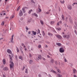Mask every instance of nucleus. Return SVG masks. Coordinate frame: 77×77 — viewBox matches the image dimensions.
Here are the masks:
<instances>
[{
    "instance_id": "51",
    "label": "nucleus",
    "mask_w": 77,
    "mask_h": 77,
    "mask_svg": "<svg viewBox=\"0 0 77 77\" xmlns=\"http://www.w3.org/2000/svg\"><path fill=\"white\" fill-rule=\"evenodd\" d=\"M59 23H60V24H62V21L60 20Z\"/></svg>"
},
{
    "instance_id": "52",
    "label": "nucleus",
    "mask_w": 77,
    "mask_h": 77,
    "mask_svg": "<svg viewBox=\"0 0 77 77\" xmlns=\"http://www.w3.org/2000/svg\"><path fill=\"white\" fill-rule=\"evenodd\" d=\"M20 20H21V21H23V18H20Z\"/></svg>"
},
{
    "instance_id": "2",
    "label": "nucleus",
    "mask_w": 77,
    "mask_h": 77,
    "mask_svg": "<svg viewBox=\"0 0 77 77\" xmlns=\"http://www.w3.org/2000/svg\"><path fill=\"white\" fill-rule=\"evenodd\" d=\"M63 37L64 38H66V39H69L70 36L69 35H63Z\"/></svg>"
},
{
    "instance_id": "41",
    "label": "nucleus",
    "mask_w": 77,
    "mask_h": 77,
    "mask_svg": "<svg viewBox=\"0 0 77 77\" xmlns=\"http://www.w3.org/2000/svg\"><path fill=\"white\" fill-rule=\"evenodd\" d=\"M53 31L54 32H55V33H57V32H56V30H55V29L54 28H53Z\"/></svg>"
},
{
    "instance_id": "10",
    "label": "nucleus",
    "mask_w": 77,
    "mask_h": 77,
    "mask_svg": "<svg viewBox=\"0 0 77 77\" xmlns=\"http://www.w3.org/2000/svg\"><path fill=\"white\" fill-rule=\"evenodd\" d=\"M8 69H8V68L7 67H4L3 69V70H4V71H8Z\"/></svg>"
},
{
    "instance_id": "47",
    "label": "nucleus",
    "mask_w": 77,
    "mask_h": 77,
    "mask_svg": "<svg viewBox=\"0 0 77 77\" xmlns=\"http://www.w3.org/2000/svg\"><path fill=\"white\" fill-rule=\"evenodd\" d=\"M38 33H40V30L39 29H38Z\"/></svg>"
},
{
    "instance_id": "13",
    "label": "nucleus",
    "mask_w": 77,
    "mask_h": 77,
    "mask_svg": "<svg viewBox=\"0 0 77 77\" xmlns=\"http://www.w3.org/2000/svg\"><path fill=\"white\" fill-rule=\"evenodd\" d=\"M56 45H58V47H60V46H61V45H62V44H61L60 43H56Z\"/></svg>"
},
{
    "instance_id": "37",
    "label": "nucleus",
    "mask_w": 77,
    "mask_h": 77,
    "mask_svg": "<svg viewBox=\"0 0 77 77\" xmlns=\"http://www.w3.org/2000/svg\"><path fill=\"white\" fill-rule=\"evenodd\" d=\"M20 6H19L17 9V11H19L20 10Z\"/></svg>"
},
{
    "instance_id": "60",
    "label": "nucleus",
    "mask_w": 77,
    "mask_h": 77,
    "mask_svg": "<svg viewBox=\"0 0 77 77\" xmlns=\"http://www.w3.org/2000/svg\"><path fill=\"white\" fill-rule=\"evenodd\" d=\"M47 57H48V58H50V56L48 55H47Z\"/></svg>"
},
{
    "instance_id": "5",
    "label": "nucleus",
    "mask_w": 77,
    "mask_h": 77,
    "mask_svg": "<svg viewBox=\"0 0 77 77\" xmlns=\"http://www.w3.org/2000/svg\"><path fill=\"white\" fill-rule=\"evenodd\" d=\"M27 8H28L26 7H24L23 8L22 10L23 11V13H26V11L25 10V9H27Z\"/></svg>"
},
{
    "instance_id": "49",
    "label": "nucleus",
    "mask_w": 77,
    "mask_h": 77,
    "mask_svg": "<svg viewBox=\"0 0 77 77\" xmlns=\"http://www.w3.org/2000/svg\"><path fill=\"white\" fill-rule=\"evenodd\" d=\"M46 14H50V12H46Z\"/></svg>"
},
{
    "instance_id": "57",
    "label": "nucleus",
    "mask_w": 77,
    "mask_h": 77,
    "mask_svg": "<svg viewBox=\"0 0 77 77\" xmlns=\"http://www.w3.org/2000/svg\"><path fill=\"white\" fill-rule=\"evenodd\" d=\"M48 75H49V77H52L51 76V75H50V74H49Z\"/></svg>"
},
{
    "instance_id": "63",
    "label": "nucleus",
    "mask_w": 77,
    "mask_h": 77,
    "mask_svg": "<svg viewBox=\"0 0 77 77\" xmlns=\"http://www.w3.org/2000/svg\"><path fill=\"white\" fill-rule=\"evenodd\" d=\"M74 77H77V76H76V75H74Z\"/></svg>"
},
{
    "instance_id": "62",
    "label": "nucleus",
    "mask_w": 77,
    "mask_h": 77,
    "mask_svg": "<svg viewBox=\"0 0 77 77\" xmlns=\"http://www.w3.org/2000/svg\"><path fill=\"white\" fill-rule=\"evenodd\" d=\"M24 45V43H22V44H21V45H22V46H23V45Z\"/></svg>"
},
{
    "instance_id": "7",
    "label": "nucleus",
    "mask_w": 77,
    "mask_h": 77,
    "mask_svg": "<svg viewBox=\"0 0 77 77\" xmlns=\"http://www.w3.org/2000/svg\"><path fill=\"white\" fill-rule=\"evenodd\" d=\"M14 35H13L12 36L11 40V43H14Z\"/></svg>"
},
{
    "instance_id": "45",
    "label": "nucleus",
    "mask_w": 77,
    "mask_h": 77,
    "mask_svg": "<svg viewBox=\"0 0 77 77\" xmlns=\"http://www.w3.org/2000/svg\"><path fill=\"white\" fill-rule=\"evenodd\" d=\"M55 63L56 65H57V61H55Z\"/></svg>"
},
{
    "instance_id": "34",
    "label": "nucleus",
    "mask_w": 77,
    "mask_h": 77,
    "mask_svg": "<svg viewBox=\"0 0 77 77\" xmlns=\"http://www.w3.org/2000/svg\"><path fill=\"white\" fill-rule=\"evenodd\" d=\"M15 58L16 60H17L18 59V57L17 55H15Z\"/></svg>"
},
{
    "instance_id": "26",
    "label": "nucleus",
    "mask_w": 77,
    "mask_h": 77,
    "mask_svg": "<svg viewBox=\"0 0 77 77\" xmlns=\"http://www.w3.org/2000/svg\"><path fill=\"white\" fill-rule=\"evenodd\" d=\"M56 29L57 30H61V28H57Z\"/></svg>"
},
{
    "instance_id": "29",
    "label": "nucleus",
    "mask_w": 77,
    "mask_h": 77,
    "mask_svg": "<svg viewBox=\"0 0 77 77\" xmlns=\"http://www.w3.org/2000/svg\"><path fill=\"white\" fill-rule=\"evenodd\" d=\"M34 15L36 17H38V14H36V13H34Z\"/></svg>"
},
{
    "instance_id": "30",
    "label": "nucleus",
    "mask_w": 77,
    "mask_h": 77,
    "mask_svg": "<svg viewBox=\"0 0 77 77\" xmlns=\"http://www.w3.org/2000/svg\"><path fill=\"white\" fill-rule=\"evenodd\" d=\"M31 20H32V18H31L29 20H28V23H30V22L31 21Z\"/></svg>"
},
{
    "instance_id": "33",
    "label": "nucleus",
    "mask_w": 77,
    "mask_h": 77,
    "mask_svg": "<svg viewBox=\"0 0 77 77\" xmlns=\"http://www.w3.org/2000/svg\"><path fill=\"white\" fill-rule=\"evenodd\" d=\"M57 71L58 73H60V71L59 69H57Z\"/></svg>"
},
{
    "instance_id": "38",
    "label": "nucleus",
    "mask_w": 77,
    "mask_h": 77,
    "mask_svg": "<svg viewBox=\"0 0 77 77\" xmlns=\"http://www.w3.org/2000/svg\"><path fill=\"white\" fill-rule=\"evenodd\" d=\"M38 9L39 10V12H42V10L41 9H40L39 8H38Z\"/></svg>"
},
{
    "instance_id": "32",
    "label": "nucleus",
    "mask_w": 77,
    "mask_h": 77,
    "mask_svg": "<svg viewBox=\"0 0 77 77\" xmlns=\"http://www.w3.org/2000/svg\"><path fill=\"white\" fill-rule=\"evenodd\" d=\"M51 62L53 63H54V60H53V59H51Z\"/></svg>"
},
{
    "instance_id": "59",
    "label": "nucleus",
    "mask_w": 77,
    "mask_h": 77,
    "mask_svg": "<svg viewBox=\"0 0 77 77\" xmlns=\"http://www.w3.org/2000/svg\"><path fill=\"white\" fill-rule=\"evenodd\" d=\"M27 48H28V49H30V46H28Z\"/></svg>"
},
{
    "instance_id": "23",
    "label": "nucleus",
    "mask_w": 77,
    "mask_h": 77,
    "mask_svg": "<svg viewBox=\"0 0 77 77\" xmlns=\"http://www.w3.org/2000/svg\"><path fill=\"white\" fill-rule=\"evenodd\" d=\"M60 2L61 3H62V4H64V3H65V1L64 0H63V1H60Z\"/></svg>"
},
{
    "instance_id": "31",
    "label": "nucleus",
    "mask_w": 77,
    "mask_h": 77,
    "mask_svg": "<svg viewBox=\"0 0 77 77\" xmlns=\"http://www.w3.org/2000/svg\"><path fill=\"white\" fill-rule=\"evenodd\" d=\"M41 48V45H39L38 46V48Z\"/></svg>"
},
{
    "instance_id": "50",
    "label": "nucleus",
    "mask_w": 77,
    "mask_h": 77,
    "mask_svg": "<svg viewBox=\"0 0 77 77\" xmlns=\"http://www.w3.org/2000/svg\"><path fill=\"white\" fill-rule=\"evenodd\" d=\"M48 54L49 55H50V56H51L52 55V54H51L50 53H48Z\"/></svg>"
},
{
    "instance_id": "54",
    "label": "nucleus",
    "mask_w": 77,
    "mask_h": 77,
    "mask_svg": "<svg viewBox=\"0 0 77 77\" xmlns=\"http://www.w3.org/2000/svg\"><path fill=\"white\" fill-rule=\"evenodd\" d=\"M28 33L29 35H30V33H31V32L30 31H29L28 32Z\"/></svg>"
},
{
    "instance_id": "3",
    "label": "nucleus",
    "mask_w": 77,
    "mask_h": 77,
    "mask_svg": "<svg viewBox=\"0 0 77 77\" xmlns=\"http://www.w3.org/2000/svg\"><path fill=\"white\" fill-rule=\"evenodd\" d=\"M55 36H56L57 38L59 39H62V36L59 34H56L55 35Z\"/></svg>"
},
{
    "instance_id": "6",
    "label": "nucleus",
    "mask_w": 77,
    "mask_h": 77,
    "mask_svg": "<svg viewBox=\"0 0 77 77\" xmlns=\"http://www.w3.org/2000/svg\"><path fill=\"white\" fill-rule=\"evenodd\" d=\"M59 51L60 53H63L65 51V50L63 49V48H60Z\"/></svg>"
},
{
    "instance_id": "19",
    "label": "nucleus",
    "mask_w": 77,
    "mask_h": 77,
    "mask_svg": "<svg viewBox=\"0 0 77 77\" xmlns=\"http://www.w3.org/2000/svg\"><path fill=\"white\" fill-rule=\"evenodd\" d=\"M42 35L44 37V36H45V32H44V31H42Z\"/></svg>"
},
{
    "instance_id": "58",
    "label": "nucleus",
    "mask_w": 77,
    "mask_h": 77,
    "mask_svg": "<svg viewBox=\"0 0 77 77\" xmlns=\"http://www.w3.org/2000/svg\"><path fill=\"white\" fill-rule=\"evenodd\" d=\"M75 4H76V5H77V2H75L74 3H73V5H75Z\"/></svg>"
},
{
    "instance_id": "48",
    "label": "nucleus",
    "mask_w": 77,
    "mask_h": 77,
    "mask_svg": "<svg viewBox=\"0 0 77 77\" xmlns=\"http://www.w3.org/2000/svg\"><path fill=\"white\" fill-rule=\"evenodd\" d=\"M26 30H29V28H28V27L27 26H26Z\"/></svg>"
},
{
    "instance_id": "9",
    "label": "nucleus",
    "mask_w": 77,
    "mask_h": 77,
    "mask_svg": "<svg viewBox=\"0 0 77 77\" xmlns=\"http://www.w3.org/2000/svg\"><path fill=\"white\" fill-rule=\"evenodd\" d=\"M67 8L69 10H71L72 9V7L70 5H68Z\"/></svg>"
},
{
    "instance_id": "11",
    "label": "nucleus",
    "mask_w": 77,
    "mask_h": 77,
    "mask_svg": "<svg viewBox=\"0 0 77 77\" xmlns=\"http://www.w3.org/2000/svg\"><path fill=\"white\" fill-rule=\"evenodd\" d=\"M15 17V16L13 15L11 16L10 17V20H12V18H14Z\"/></svg>"
},
{
    "instance_id": "25",
    "label": "nucleus",
    "mask_w": 77,
    "mask_h": 77,
    "mask_svg": "<svg viewBox=\"0 0 77 77\" xmlns=\"http://www.w3.org/2000/svg\"><path fill=\"white\" fill-rule=\"evenodd\" d=\"M19 59H21V60H23V57L21 56H20L19 57Z\"/></svg>"
},
{
    "instance_id": "4",
    "label": "nucleus",
    "mask_w": 77,
    "mask_h": 77,
    "mask_svg": "<svg viewBox=\"0 0 77 77\" xmlns=\"http://www.w3.org/2000/svg\"><path fill=\"white\" fill-rule=\"evenodd\" d=\"M23 15V11L20 10L19 13V15L20 17H21Z\"/></svg>"
},
{
    "instance_id": "20",
    "label": "nucleus",
    "mask_w": 77,
    "mask_h": 77,
    "mask_svg": "<svg viewBox=\"0 0 77 77\" xmlns=\"http://www.w3.org/2000/svg\"><path fill=\"white\" fill-rule=\"evenodd\" d=\"M61 17H62V20L63 21H64V20H65V19L64 18V15H62L61 16Z\"/></svg>"
},
{
    "instance_id": "64",
    "label": "nucleus",
    "mask_w": 77,
    "mask_h": 77,
    "mask_svg": "<svg viewBox=\"0 0 77 77\" xmlns=\"http://www.w3.org/2000/svg\"><path fill=\"white\" fill-rule=\"evenodd\" d=\"M24 77H29V76H24Z\"/></svg>"
},
{
    "instance_id": "28",
    "label": "nucleus",
    "mask_w": 77,
    "mask_h": 77,
    "mask_svg": "<svg viewBox=\"0 0 77 77\" xmlns=\"http://www.w3.org/2000/svg\"><path fill=\"white\" fill-rule=\"evenodd\" d=\"M5 24V22L4 21H3L2 23H1V25L2 26H3Z\"/></svg>"
},
{
    "instance_id": "55",
    "label": "nucleus",
    "mask_w": 77,
    "mask_h": 77,
    "mask_svg": "<svg viewBox=\"0 0 77 77\" xmlns=\"http://www.w3.org/2000/svg\"><path fill=\"white\" fill-rule=\"evenodd\" d=\"M24 69H25V66H23V71Z\"/></svg>"
},
{
    "instance_id": "35",
    "label": "nucleus",
    "mask_w": 77,
    "mask_h": 77,
    "mask_svg": "<svg viewBox=\"0 0 77 77\" xmlns=\"http://www.w3.org/2000/svg\"><path fill=\"white\" fill-rule=\"evenodd\" d=\"M32 62H33V60H30V61L29 62V63L30 64H31V63H32Z\"/></svg>"
},
{
    "instance_id": "40",
    "label": "nucleus",
    "mask_w": 77,
    "mask_h": 77,
    "mask_svg": "<svg viewBox=\"0 0 77 77\" xmlns=\"http://www.w3.org/2000/svg\"><path fill=\"white\" fill-rule=\"evenodd\" d=\"M31 2H32V3H33L35 4V2H34V1H33V0H31Z\"/></svg>"
},
{
    "instance_id": "8",
    "label": "nucleus",
    "mask_w": 77,
    "mask_h": 77,
    "mask_svg": "<svg viewBox=\"0 0 77 77\" xmlns=\"http://www.w3.org/2000/svg\"><path fill=\"white\" fill-rule=\"evenodd\" d=\"M7 52L8 53V54H12V51L11 50L9 49H8L7 50Z\"/></svg>"
},
{
    "instance_id": "53",
    "label": "nucleus",
    "mask_w": 77,
    "mask_h": 77,
    "mask_svg": "<svg viewBox=\"0 0 77 77\" xmlns=\"http://www.w3.org/2000/svg\"><path fill=\"white\" fill-rule=\"evenodd\" d=\"M38 77H41V75L40 74H39L38 75Z\"/></svg>"
},
{
    "instance_id": "61",
    "label": "nucleus",
    "mask_w": 77,
    "mask_h": 77,
    "mask_svg": "<svg viewBox=\"0 0 77 77\" xmlns=\"http://www.w3.org/2000/svg\"><path fill=\"white\" fill-rule=\"evenodd\" d=\"M53 72H54V73H55V74L56 73V71H54V70Z\"/></svg>"
},
{
    "instance_id": "16",
    "label": "nucleus",
    "mask_w": 77,
    "mask_h": 77,
    "mask_svg": "<svg viewBox=\"0 0 77 77\" xmlns=\"http://www.w3.org/2000/svg\"><path fill=\"white\" fill-rule=\"evenodd\" d=\"M42 57L41 56V55H39L38 56V58L39 59H41Z\"/></svg>"
},
{
    "instance_id": "12",
    "label": "nucleus",
    "mask_w": 77,
    "mask_h": 77,
    "mask_svg": "<svg viewBox=\"0 0 77 77\" xmlns=\"http://www.w3.org/2000/svg\"><path fill=\"white\" fill-rule=\"evenodd\" d=\"M2 62H3V64L5 65L6 64V60L5 59H3L2 60Z\"/></svg>"
},
{
    "instance_id": "42",
    "label": "nucleus",
    "mask_w": 77,
    "mask_h": 77,
    "mask_svg": "<svg viewBox=\"0 0 77 77\" xmlns=\"http://www.w3.org/2000/svg\"><path fill=\"white\" fill-rule=\"evenodd\" d=\"M69 21H70L71 23H72V20H71V18H69Z\"/></svg>"
},
{
    "instance_id": "44",
    "label": "nucleus",
    "mask_w": 77,
    "mask_h": 77,
    "mask_svg": "<svg viewBox=\"0 0 77 77\" xmlns=\"http://www.w3.org/2000/svg\"><path fill=\"white\" fill-rule=\"evenodd\" d=\"M29 56L30 57H32V54L30 53L29 54Z\"/></svg>"
},
{
    "instance_id": "14",
    "label": "nucleus",
    "mask_w": 77,
    "mask_h": 77,
    "mask_svg": "<svg viewBox=\"0 0 77 77\" xmlns=\"http://www.w3.org/2000/svg\"><path fill=\"white\" fill-rule=\"evenodd\" d=\"M55 23V21H51L50 23V24L52 25V24H54Z\"/></svg>"
},
{
    "instance_id": "1",
    "label": "nucleus",
    "mask_w": 77,
    "mask_h": 77,
    "mask_svg": "<svg viewBox=\"0 0 77 77\" xmlns=\"http://www.w3.org/2000/svg\"><path fill=\"white\" fill-rule=\"evenodd\" d=\"M9 57L10 59L11 60L10 61V68H11H11H14V63H13V62L12 61V57H11V55L9 54Z\"/></svg>"
},
{
    "instance_id": "36",
    "label": "nucleus",
    "mask_w": 77,
    "mask_h": 77,
    "mask_svg": "<svg viewBox=\"0 0 77 77\" xmlns=\"http://www.w3.org/2000/svg\"><path fill=\"white\" fill-rule=\"evenodd\" d=\"M74 32H75V34L77 36V31L76 30H74Z\"/></svg>"
},
{
    "instance_id": "24",
    "label": "nucleus",
    "mask_w": 77,
    "mask_h": 77,
    "mask_svg": "<svg viewBox=\"0 0 77 77\" xmlns=\"http://www.w3.org/2000/svg\"><path fill=\"white\" fill-rule=\"evenodd\" d=\"M25 72L26 74H28V69H25Z\"/></svg>"
},
{
    "instance_id": "43",
    "label": "nucleus",
    "mask_w": 77,
    "mask_h": 77,
    "mask_svg": "<svg viewBox=\"0 0 77 77\" xmlns=\"http://www.w3.org/2000/svg\"><path fill=\"white\" fill-rule=\"evenodd\" d=\"M57 26H59V22H58L57 23Z\"/></svg>"
},
{
    "instance_id": "17",
    "label": "nucleus",
    "mask_w": 77,
    "mask_h": 77,
    "mask_svg": "<svg viewBox=\"0 0 77 77\" xmlns=\"http://www.w3.org/2000/svg\"><path fill=\"white\" fill-rule=\"evenodd\" d=\"M33 11V10L32 9H31L29 10V11L28 12V13L29 14H31V12H32Z\"/></svg>"
},
{
    "instance_id": "21",
    "label": "nucleus",
    "mask_w": 77,
    "mask_h": 77,
    "mask_svg": "<svg viewBox=\"0 0 77 77\" xmlns=\"http://www.w3.org/2000/svg\"><path fill=\"white\" fill-rule=\"evenodd\" d=\"M32 33L34 35H36V32L34 31H32Z\"/></svg>"
},
{
    "instance_id": "46",
    "label": "nucleus",
    "mask_w": 77,
    "mask_h": 77,
    "mask_svg": "<svg viewBox=\"0 0 77 77\" xmlns=\"http://www.w3.org/2000/svg\"><path fill=\"white\" fill-rule=\"evenodd\" d=\"M64 60L65 62H67V60H66V58H64Z\"/></svg>"
},
{
    "instance_id": "22",
    "label": "nucleus",
    "mask_w": 77,
    "mask_h": 77,
    "mask_svg": "<svg viewBox=\"0 0 77 77\" xmlns=\"http://www.w3.org/2000/svg\"><path fill=\"white\" fill-rule=\"evenodd\" d=\"M40 23H41V24H42V25H43V24H44V22L42 20H40Z\"/></svg>"
},
{
    "instance_id": "27",
    "label": "nucleus",
    "mask_w": 77,
    "mask_h": 77,
    "mask_svg": "<svg viewBox=\"0 0 77 77\" xmlns=\"http://www.w3.org/2000/svg\"><path fill=\"white\" fill-rule=\"evenodd\" d=\"M57 75L58 77H62V75L60 74H57Z\"/></svg>"
},
{
    "instance_id": "18",
    "label": "nucleus",
    "mask_w": 77,
    "mask_h": 77,
    "mask_svg": "<svg viewBox=\"0 0 77 77\" xmlns=\"http://www.w3.org/2000/svg\"><path fill=\"white\" fill-rule=\"evenodd\" d=\"M48 34L49 36H50V35L51 36H53V34L50 32H48Z\"/></svg>"
},
{
    "instance_id": "15",
    "label": "nucleus",
    "mask_w": 77,
    "mask_h": 77,
    "mask_svg": "<svg viewBox=\"0 0 77 77\" xmlns=\"http://www.w3.org/2000/svg\"><path fill=\"white\" fill-rule=\"evenodd\" d=\"M73 73H74L75 74L76 73V72H77V70L75 69H73Z\"/></svg>"
},
{
    "instance_id": "56",
    "label": "nucleus",
    "mask_w": 77,
    "mask_h": 77,
    "mask_svg": "<svg viewBox=\"0 0 77 77\" xmlns=\"http://www.w3.org/2000/svg\"><path fill=\"white\" fill-rule=\"evenodd\" d=\"M4 67V66H1V68H3Z\"/></svg>"
},
{
    "instance_id": "39",
    "label": "nucleus",
    "mask_w": 77,
    "mask_h": 77,
    "mask_svg": "<svg viewBox=\"0 0 77 77\" xmlns=\"http://www.w3.org/2000/svg\"><path fill=\"white\" fill-rule=\"evenodd\" d=\"M17 52H19V49H18V47H17Z\"/></svg>"
}]
</instances>
